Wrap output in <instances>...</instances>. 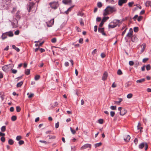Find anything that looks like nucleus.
I'll return each instance as SVG.
<instances>
[{"label": "nucleus", "mask_w": 151, "mask_h": 151, "mask_svg": "<svg viewBox=\"0 0 151 151\" xmlns=\"http://www.w3.org/2000/svg\"><path fill=\"white\" fill-rule=\"evenodd\" d=\"M14 66V65L11 64L8 65H5L2 67L3 70L6 72H7L11 70Z\"/></svg>", "instance_id": "nucleus-1"}, {"label": "nucleus", "mask_w": 151, "mask_h": 151, "mask_svg": "<svg viewBox=\"0 0 151 151\" xmlns=\"http://www.w3.org/2000/svg\"><path fill=\"white\" fill-rule=\"evenodd\" d=\"M35 3L32 2H29L27 4V7L29 13L31 11H33V9L34 7Z\"/></svg>", "instance_id": "nucleus-2"}, {"label": "nucleus", "mask_w": 151, "mask_h": 151, "mask_svg": "<svg viewBox=\"0 0 151 151\" xmlns=\"http://www.w3.org/2000/svg\"><path fill=\"white\" fill-rule=\"evenodd\" d=\"M11 2V0H2V6L4 7H7Z\"/></svg>", "instance_id": "nucleus-3"}, {"label": "nucleus", "mask_w": 151, "mask_h": 151, "mask_svg": "<svg viewBox=\"0 0 151 151\" xmlns=\"http://www.w3.org/2000/svg\"><path fill=\"white\" fill-rule=\"evenodd\" d=\"M107 9V11L109 13V12L113 13L116 11V9L114 6H108L106 9Z\"/></svg>", "instance_id": "nucleus-4"}, {"label": "nucleus", "mask_w": 151, "mask_h": 151, "mask_svg": "<svg viewBox=\"0 0 151 151\" xmlns=\"http://www.w3.org/2000/svg\"><path fill=\"white\" fill-rule=\"evenodd\" d=\"M109 19V17H104L103 18L101 23L99 25V27H101L103 26L104 23L105 22L107 19Z\"/></svg>", "instance_id": "nucleus-5"}, {"label": "nucleus", "mask_w": 151, "mask_h": 151, "mask_svg": "<svg viewBox=\"0 0 151 151\" xmlns=\"http://www.w3.org/2000/svg\"><path fill=\"white\" fill-rule=\"evenodd\" d=\"M91 144H85L83 146L81 147V150H83L86 149L88 147L91 148Z\"/></svg>", "instance_id": "nucleus-6"}, {"label": "nucleus", "mask_w": 151, "mask_h": 151, "mask_svg": "<svg viewBox=\"0 0 151 151\" xmlns=\"http://www.w3.org/2000/svg\"><path fill=\"white\" fill-rule=\"evenodd\" d=\"M127 0H119L118 4L120 6H122L123 4L126 3Z\"/></svg>", "instance_id": "nucleus-7"}, {"label": "nucleus", "mask_w": 151, "mask_h": 151, "mask_svg": "<svg viewBox=\"0 0 151 151\" xmlns=\"http://www.w3.org/2000/svg\"><path fill=\"white\" fill-rule=\"evenodd\" d=\"M101 27H99V28L98 29V31L99 32L101 33L104 36H106V34L104 32V28H100Z\"/></svg>", "instance_id": "nucleus-8"}, {"label": "nucleus", "mask_w": 151, "mask_h": 151, "mask_svg": "<svg viewBox=\"0 0 151 151\" xmlns=\"http://www.w3.org/2000/svg\"><path fill=\"white\" fill-rule=\"evenodd\" d=\"M113 22L114 23L116 26H119V23H120V20L116 19L114 20L113 21ZM121 23H122V21H121Z\"/></svg>", "instance_id": "nucleus-9"}, {"label": "nucleus", "mask_w": 151, "mask_h": 151, "mask_svg": "<svg viewBox=\"0 0 151 151\" xmlns=\"http://www.w3.org/2000/svg\"><path fill=\"white\" fill-rule=\"evenodd\" d=\"M107 76V73L106 72H104L102 77V80L103 81L105 80L106 79Z\"/></svg>", "instance_id": "nucleus-10"}, {"label": "nucleus", "mask_w": 151, "mask_h": 151, "mask_svg": "<svg viewBox=\"0 0 151 151\" xmlns=\"http://www.w3.org/2000/svg\"><path fill=\"white\" fill-rule=\"evenodd\" d=\"M116 27V26L115 24L113 22L110 23L108 25V27L109 28H113Z\"/></svg>", "instance_id": "nucleus-11"}, {"label": "nucleus", "mask_w": 151, "mask_h": 151, "mask_svg": "<svg viewBox=\"0 0 151 151\" xmlns=\"http://www.w3.org/2000/svg\"><path fill=\"white\" fill-rule=\"evenodd\" d=\"M130 139V137L129 135H127L124 138V140L127 142H128Z\"/></svg>", "instance_id": "nucleus-12"}, {"label": "nucleus", "mask_w": 151, "mask_h": 151, "mask_svg": "<svg viewBox=\"0 0 151 151\" xmlns=\"http://www.w3.org/2000/svg\"><path fill=\"white\" fill-rule=\"evenodd\" d=\"M6 33L7 35H8L9 37H12L14 35L13 32L12 31L6 32Z\"/></svg>", "instance_id": "nucleus-13"}, {"label": "nucleus", "mask_w": 151, "mask_h": 151, "mask_svg": "<svg viewBox=\"0 0 151 151\" xmlns=\"http://www.w3.org/2000/svg\"><path fill=\"white\" fill-rule=\"evenodd\" d=\"M71 0H63V3L65 4H68L71 2Z\"/></svg>", "instance_id": "nucleus-14"}, {"label": "nucleus", "mask_w": 151, "mask_h": 151, "mask_svg": "<svg viewBox=\"0 0 151 151\" xmlns=\"http://www.w3.org/2000/svg\"><path fill=\"white\" fill-rule=\"evenodd\" d=\"M145 142H142L139 145V149H142L145 146Z\"/></svg>", "instance_id": "nucleus-15"}, {"label": "nucleus", "mask_w": 151, "mask_h": 151, "mask_svg": "<svg viewBox=\"0 0 151 151\" xmlns=\"http://www.w3.org/2000/svg\"><path fill=\"white\" fill-rule=\"evenodd\" d=\"M127 112V111L125 109H123L120 112V115L123 116Z\"/></svg>", "instance_id": "nucleus-16"}, {"label": "nucleus", "mask_w": 151, "mask_h": 151, "mask_svg": "<svg viewBox=\"0 0 151 151\" xmlns=\"http://www.w3.org/2000/svg\"><path fill=\"white\" fill-rule=\"evenodd\" d=\"M145 81V78H142L140 80H137L136 81V82L137 83H141L144 82Z\"/></svg>", "instance_id": "nucleus-17"}, {"label": "nucleus", "mask_w": 151, "mask_h": 151, "mask_svg": "<svg viewBox=\"0 0 151 151\" xmlns=\"http://www.w3.org/2000/svg\"><path fill=\"white\" fill-rule=\"evenodd\" d=\"M132 84V83L130 82H128L126 83L125 84V87L128 88Z\"/></svg>", "instance_id": "nucleus-18"}, {"label": "nucleus", "mask_w": 151, "mask_h": 151, "mask_svg": "<svg viewBox=\"0 0 151 151\" xmlns=\"http://www.w3.org/2000/svg\"><path fill=\"white\" fill-rule=\"evenodd\" d=\"M118 99L119 100V101H114V104H119L122 101V99L121 98H119Z\"/></svg>", "instance_id": "nucleus-19"}, {"label": "nucleus", "mask_w": 151, "mask_h": 151, "mask_svg": "<svg viewBox=\"0 0 151 151\" xmlns=\"http://www.w3.org/2000/svg\"><path fill=\"white\" fill-rule=\"evenodd\" d=\"M133 32H129L127 35V37H129L132 38V34Z\"/></svg>", "instance_id": "nucleus-20"}, {"label": "nucleus", "mask_w": 151, "mask_h": 151, "mask_svg": "<svg viewBox=\"0 0 151 151\" xmlns=\"http://www.w3.org/2000/svg\"><path fill=\"white\" fill-rule=\"evenodd\" d=\"M7 37V35L6 33H3L1 36V38L2 40H4Z\"/></svg>", "instance_id": "nucleus-21"}, {"label": "nucleus", "mask_w": 151, "mask_h": 151, "mask_svg": "<svg viewBox=\"0 0 151 151\" xmlns=\"http://www.w3.org/2000/svg\"><path fill=\"white\" fill-rule=\"evenodd\" d=\"M145 5L146 6H151V1H147L145 3Z\"/></svg>", "instance_id": "nucleus-22"}, {"label": "nucleus", "mask_w": 151, "mask_h": 151, "mask_svg": "<svg viewBox=\"0 0 151 151\" xmlns=\"http://www.w3.org/2000/svg\"><path fill=\"white\" fill-rule=\"evenodd\" d=\"M73 6H72L70 7V8H69L65 12V13L66 14H68V13H69V12L72 9V8H73Z\"/></svg>", "instance_id": "nucleus-23"}, {"label": "nucleus", "mask_w": 151, "mask_h": 151, "mask_svg": "<svg viewBox=\"0 0 151 151\" xmlns=\"http://www.w3.org/2000/svg\"><path fill=\"white\" fill-rule=\"evenodd\" d=\"M23 83V82L22 81H21L18 83L17 85V87H20L22 85Z\"/></svg>", "instance_id": "nucleus-24"}, {"label": "nucleus", "mask_w": 151, "mask_h": 151, "mask_svg": "<svg viewBox=\"0 0 151 151\" xmlns=\"http://www.w3.org/2000/svg\"><path fill=\"white\" fill-rule=\"evenodd\" d=\"M16 17L17 19H18L19 20L20 18V16L19 15V12H18L16 14Z\"/></svg>", "instance_id": "nucleus-25"}, {"label": "nucleus", "mask_w": 151, "mask_h": 151, "mask_svg": "<svg viewBox=\"0 0 151 151\" xmlns=\"http://www.w3.org/2000/svg\"><path fill=\"white\" fill-rule=\"evenodd\" d=\"M12 47L13 49H15L17 52H18L19 51V49L18 48L16 47L14 45H13Z\"/></svg>", "instance_id": "nucleus-26"}, {"label": "nucleus", "mask_w": 151, "mask_h": 151, "mask_svg": "<svg viewBox=\"0 0 151 151\" xmlns=\"http://www.w3.org/2000/svg\"><path fill=\"white\" fill-rule=\"evenodd\" d=\"M107 10V9H105L104 10V12L103 13V15L104 16L107 15L109 14Z\"/></svg>", "instance_id": "nucleus-27"}, {"label": "nucleus", "mask_w": 151, "mask_h": 151, "mask_svg": "<svg viewBox=\"0 0 151 151\" xmlns=\"http://www.w3.org/2000/svg\"><path fill=\"white\" fill-rule=\"evenodd\" d=\"M14 143V141L13 139H10L8 140V143L10 145H12Z\"/></svg>", "instance_id": "nucleus-28"}, {"label": "nucleus", "mask_w": 151, "mask_h": 151, "mask_svg": "<svg viewBox=\"0 0 151 151\" xmlns=\"http://www.w3.org/2000/svg\"><path fill=\"white\" fill-rule=\"evenodd\" d=\"M30 70L29 69H26L25 70V73L27 75H28L30 74Z\"/></svg>", "instance_id": "nucleus-29"}, {"label": "nucleus", "mask_w": 151, "mask_h": 151, "mask_svg": "<svg viewBox=\"0 0 151 151\" xmlns=\"http://www.w3.org/2000/svg\"><path fill=\"white\" fill-rule=\"evenodd\" d=\"M106 1L109 3H110L112 4H114V1L113 0H105Z\"/></svg>", "instance_id": "nucleus-30"}, {"label": "nucleus", "mask_w": 151, "mask_h": 151, "mask_svg": "<svg viewBox=\"0 0 151 151\" xmlns=\"http://www.w3.org/2000/svg\"><path fill=\"white\" fill-rule=\"evenodd\" d=\"M55 4H56L54 3H50V6H51V7L52 8H53V9H57V7L56 6H53V5Z\"/></svg>", "instance_id": "nucleus-31"}, {"label": "nucleus", "mask_w": 151, "mask_h": 151, "mask_svg": "<svg viewBox=\"0 0 151 151\" xmlns=\"http://www.w3.org/2000/svg\"><path fill=\"white\" fill-rule=\"evenodd\" d=\"M1 130L2 132H4L6 130V126H3L1 128Z\"/></svg>", "instance_id": "nucleus-32"}, {"label": "nucleus", "mask_w": 151, "mask_h": 151, "mask_svg": "<svg viewBox=\"0 0 151 151\" xmlns=\"http://www.w3.org/2000/svg\"><path fill=\"white\" fill-rule=\"evenodd\" d=\"M17 119V116H13L11 117V120L13 121H15Z\"/></svg>", "instance_id": "nucleus-33"}, {"label": "nucleus", "mask_w": 151, "mask_h": 151, "mask_svg": "<svg viewBox=\"0 0 151 151\" xmlns=\"http://www.w3.org/2000/svg\"><path fill=\"white\" fill-rule=\"evenodd\" d=\"M101 144L102 143L101 142H99V143L95 144L94 145L95 148H96L97 147L100 146L101 145Z\"/></svg>", "instance_id": "nucleus-34"}, {"label": "nucleus", "mask_w": 151, "mask_h": 151, "mask_svg": "<svg viewBox=\"0 0 151 151\" xmlns=\"http://www.w3.org/2000/svg\"><path fill=\"white\" fill-rule=\"evenodd\" d=\"M47 137H49V139H55L56 137L55 136H51V135H48Z\"/></svg>", "instance_id": "nucleus-35"}, {"label": "nucleus", "mask_w": 151, "mask_h": 151, "mask_svg": "<svg viewBox=\"0 0 151 151\" xmlns=\"http://www.w3.org/2000/svg\"><path fill=\"white\" fill-rule=\"evenodd\" d=\"M142 45L143 46V47L142 48L141 50V52H142L144 50L145 47V45L144 44H143Z\"/></svg>", "instance_id": "nucleus-36"}, {"label": "nucleus", "mask_w": 151, "mask_h": 151, "mask_svg": "<svg viewBox=\"0 0 151 151\" xmlns=\"http://www.w3.org/2000/svg\"><path fill=\"white\" fill-rule=\"evenodd\" d=\"M145 67L146 68V69L147 70H149L151 69V67L149 64L147 65L146 66H145Z\"/></svg>", "instance_id": "nucleus-37"}, {"label": "nucleus", "mask_w": 151, "mask_h": 151, "mask_svg": "<svg viewBox=\"0 0 151 151\" xmlns=\"http://www.w3.org/2000/svg\"><path fill=\"white\" fill-rule=\"evenodd\" d=\"M79 22L80 24L82 26H83L84 25V23L83 22V20L82 19H80Z\"/></svg>", "instance_id": "nucleus-38"}, {"label": "nucleus", "mask_w": 151, "mask_h": 151, "mask_svg": "<svg viewBox=\"0 0 151 151\" xmlns=\"http://www.w3.org/2000/svg\"><path fill=\"white\" fill-rule=\"evenodd\" d=\"M117 74L119 75H121L122 74V73L120 69H119L117 72Z\"/></svg>", "instance_id": "nucleus-39"}, {"label": "nucleus", "mask_w": 151, "mask_h": 151, "mask_svg": "<svg viewBox=\"0 0 151 151\" xmlns=\"http://www.w3.org/2000/svg\"><path fill=\"white\" fill-rule=\"evenodd\" d=\"M50 23H51V25L50 26H48V27H50L52 25H53L54 22V19H52L50 21Z\"/></svg>", "instance_id": "nucleus-40"}, {"label": "nucleus", "mask_w": 151, "mask_h": 151, "mask_svg": "<svg viewBox=\"0 0 151 151\" xmlns=\"http://www.w3.org/2000/svg\"><path fill=\"white\" fill-rule=\"evenodd\" d=\"M97 6L99 8H101L102 6V4L101 2H98L97 3Z\"/></svg>", "instance_id": "nucleus-41"}, {"label": "nucleus", "mask_w": 151, "mask_h": 151, "mask_svg": "<svg viewBox=\"0 0 151 151\" xmlns=\"http://www.w3.org/2000/svg\"><path fill=\"white\" fill-rule=\"evenodd\" d=\"M133 95L132 93H129L127 95V97L128 99H130L132 96Z\"/></svg>", "instance_id": "nucleus-42"}, {"label": "nucleus", "mask_w": 151, "mask_h": 151, "mask_svg": "<svg viewBox=\"0 0 151 151\" xmlns=\"http://www.w3.org/2000/svg\"><path fill=\"white\" fill-rule=\"evenodd\" d=\"M12 73L14 74H16L17 72V70L14 69H13L12 68L11 69Z\"/></svg>", "instance_id": "nucleus-43"}, {"label": "nucleus", "mask_w": 151, "mask_h": 151, "mask_svg": "<svg viewBox=\"0 0 151 151\" xmlns=\"http://www.w3.org/2000/svg\"><path fill=\"white\" fill-rule=\"evenodd\" d=\"M141 126V124H140L139 122L138 124V125L137 126V129L138 130L139 129H142V128H143L142 127H140Z\"/></svg>", "instance_id": "nucleus-44"}, {"label": "nucleus", "mask_w": 151, "mask_h": 151, "mask_svg": "<svg viewBox=\"0 0 151 151\" xmlns=\"http://www.w3.org/2000/svg\"><path fill=\"white\" fill-rule=\"evenodd\" d=\"M40 76L39 75H36L35 78V79L36 81H37L38 80H39L40 78Z\"/></svg>", "instance_id": "nucleus-45"}, {"label": "nucleus", "mask_w": 151, "mask_h": 151, "mask_svg": "<svg viewBox=\"0 0 151 151\" xmlns=\"http://www.w3.org/2000/svg\"><path fill=\"white\" fill-rule=\"evenodd\" d=\"M139 30L138 27H135L134 28V31L135 32H137Z\"/></svg>", "instance_id": "nucleus-46"}, {"label": "nucleus", "mask_w": 151, "mask_h": 151, "mask_svg": "<svg viewBox=\"0 0 151 151\" xmlns=\"http://www.w3.org/2000/svg\"><path fill=\"white\" fill-rule=\"evenodd\" d=\"M22 137L20 136H17L16 137V139L17 141H19L22 139Z\"/></svg>", "instance_id": "nucleus-47"}, {"label": "nucleus", "mask_w": 151, "mask_h": 151, "mask_svg": "<svg viewBox=\"0 0 151 151\" xmlns=\"http://www.w3.org/2000/svg\"><path fill=\"white\" fill-rule=\"evenodd\" d=\"M18 143H19V144L20 145L23 144L24 143V142L23 140H21L19 141Z\"/></svg>", "instance_id": "nucleus-48"}, {"label": "nucleus", "mask_w": 151, "mask_h": 151, "mask_svg": "<svg viewBox=\"0 0 151 151\" xmlns=\"http://www.w3.org/2000/svg\"><path fill=\"white\" fill-rule=\"evenodd\" d=\"M16 110L17 112H19L21 111V109L19 106H17L16 107Z\"/></svg>", "instance_id": "nucleus-49"}, {"label": "nucleus", "mask_w": 151, "mask_h": 151, "mask_svg": "<svg viewBox=\"0 0 151 151\" xmlns=\"http://www.w3.org/2000/svg\"><path fill=\"white\" fill-rule=\"evenodd\" d=\"M139 65V62L138 61H136L134 64V67L136 68H137Z\"/></svg>", "instance_id": "nucleus-50"}, {"label": "nucleus", "mask_w": 151, "mask_h": 151, "mask_svg": "<svg viewBox=\"0 0 151 151\" xmlns=\"http://www.w3.org/2000/svg\"><path fill=\"white\" fill-rule=\"evenodd\" d=\"M110 109L113 110L116 109V106H111L110 107Z\"/></svg>", "instance_id": "nucleus-51"}, {"label": "nucleus", "mask_w": 151, "mask_h": 151, "mask_svg": "<svg viewBox=\"0 0 151 151\" xmlns=\"http://www.w3.org/2000/svg\"><path fill=\"white\" fill-rule=\"evenodd\" d=\"M70 131L73 134H75L76 132L75 130H73L72 127L70 128Z\"/></svg>", "instance_id": "nucleus-52"}, {"label": "nucleus", "mask_w": 151, "mask_h": 151, "mask_svg": "<svg viewBox=\"0 0 151 151\" xmlns=\"http://www.w3.org/2000/svg\"><path fill=\"white\" fill-rule=\"evenodd\" d=\"M98 122L101 124L103 123V120L102 119H100L98 120Z\"/></svg>", "instance_id": "nucleus-53"}, {"label": "nucleus", "mask_w": 151, "mask_h": 151, "mask_svg": "<svg viewBox=\"0 0 151 151\" xmlns=\"http://www.w3.org/2000/svg\"><path fill=\"white\" fill-rule=\"evenodd\" d=\"M1 140L3 142H4L5 140V137H2L1 138Z\"/></svg>", "instance_id": "nucleus-54"}, {"label": "nucleus", "mask_w": 151, "mask_h": 151, "mask_svg": "<svg viewBox=\"0 0 151 151\" xmlns=\"http://www.w3.org/2000/svg\"><path fill=\"white\" fill-rule=\"evenodd\" d=\"M115 115V112L113 111H111L110 112V115L111 117H113Z\"/></svg>", "instance_id": "nucleus-55"}, {"label": "nucleus", "mask_w": 151, "mask_h": 151, "mask_svg": "<svg viewBox=\"0 0 151 151\" xmlns=\"http://www.w3.org/2000/svg\"><path fill=\"white\" fill-rule=\"evenodd\" d=\"M134 3L133 2H129L128 3V5L129 7H131Z\"/></svg>", "instance_id": "nucleus-56"}, {"label": "nucleus", "mask_w": 151, "mask_h": 151, "mask_svg": "<svg viewBox=\"0 0 151 151\" xmlns=\"http://www.w3.org/2000/svg\"><path fill=\"white\" fill-rule=\"evenodd\" d=\"M134 64V62L132 61H130L129 62V64L130 66L133 65Z\"/></svg>", "instance_id": "nucleus-57"}, {"label": "nucleus", "mask_w": 151, "mask_h": 151, "mask_svg": "<svg viewBox=\"0 0 151 151\" xmlns=\"http://www.w3.org/2000/svg\"><path fill=\"white\" fill-rule=\"evenodd\" d=\"M83 14L81 12H78L77 14L78 16H80L81 17L83 16Z\"/></svg>", "instance_id": "nucleus-58"}, {"label": "nucleus", "mask_w": 151, "mask_h": 151, "mask_svg": "<svg viewBox=\"0 0 151 151\" xmlns=\"http://www.w3.org/2000/svg\"><path fill=\"white\" fill-rule=\"evenodd\" d=\"M51 42L53 43H55L56 41V40L55 38H53L51 40Z\"/></svg>", "instance_id": "nucleus-59"}, {"label": "nucleus", "mask_w": 151, "mask_h": 151, "mask_svg": "<svg viewBox=\"0 0 151 151\" xmlns=\"http://www.w3.org/2000/svg\"><path fill=\"white\" fill-rule=\"evenodd\" d=\"M101 56L102 58H104L105 57V55L104 53H102L101 54Z\"/></svg>", "instance_id": "nucleus-60"}, {"label": "nucleus", "mask_w": 151, "mask_h": 151, "mask_svg": "<svg viewBox=\"0 0 151 151\" xmlns=\"http://www.w3.org/2000/svg\"><path fill=\"white\" fill-rule=\"evenodd\" d=\"M134 142L135 143V144L136 145H137L138 142L137 139V138H135L134 139Z\"/></svg>", "instance_id": "nucleus-61"}, {"label": "nucleus", "mask_w": 151, "mask_h": 151, "mask_svg": "<svg viewBox=\"0 0 151 151\" xmlns=\"http://www.w3.org/2000/svg\"><path fill=\"white\" fill-rule=\"evenodd\" d=\"M142 16H139L138 18H137V20L139 21V22H140V21L142 19Z\"/></svg>", "instance_id": "nucleus-62"}, {"label": "nucleus", "mask_w": 151, "mask_h": 151, "mask_svg": "<svg viewBox=\"0 0 151 151\" xmlns=\"http://www.w3.org/2000/svg\"><path fill=\"white\" fill-rule=\"evenodd\" d=\"M145 150H147L148 148V145L145 142Z\"/></svg>", "instance_id": "nucleus-63"}, {"label": "nucleus", "mask_w": 151, "mask_h": 151, "mask_svg": "<svg viewBox=\"0 0 151 151\" xmlns=\"http://www.w3.org/2000/svg\"><path fill=\"white\" fill-rule=\"evenodd\" d=\"M96 49H95L94 50H93L92 52V54L93 55H94L96 53Z\"/></svg>", "instance_id": "nucleus-64"}]
</instances>
